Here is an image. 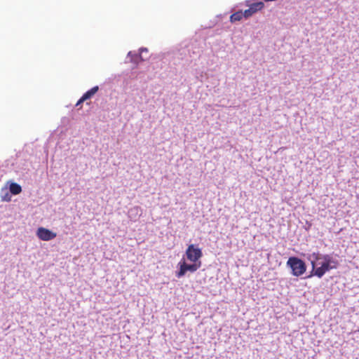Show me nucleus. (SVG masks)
<instances>
[{"label":"nucleus","mask_w":359,"mask_h":359,"mask_svg":"<svg viewBox=\"0 0 359 359\" xmlns=\"http://www.w3.org/2000/svg\"><path fill=\"white\" fill-rule=\"evenodd\" d=\"M313 260L311 262L312 271L308 278L312 276H316L322 278L327 271L337 269L339 263L330 255H321L319 252H313L311 255Z\"/></svg>","instance_id":"obj_1"},{"label":"nucleus","mask_w":359,"mask_h":359,"mask_svg":"<svg viewBox=\"0 0 359 359\" xmlns=\"http://www.w3.org/2000/svg\"><path fill=\"white\" fill-rule=\"evenodd\" d=\"M287 266L292 270V273L294 276H300L306 271V265L305 262L296 257H291L287 262Z\"/></svg>","instance_id":"obj_2"},{"label":"nucleus","mask_w":359,"mask_h":359,"mask_svg":"<svg viewBox=\"0 0 359 359\" xmlns=\"http://www.w3.org/2000/svg\"><path fill=\"white\" fill-rule=\"evenodd\" d=\"M187 262V261H186L185 257H183L178 263L180 270L176 272V276L177 278L182 277L187 271L193 273L201 266V262H192L191 264H188Z\"/></svg>","instance_id":"obj_3"},{"label":"nucleus","mask_w":359,"mask_h":359,"mask_svg":"<svg viewBox=\"0 0 359 359\" xmlns=\"http://www.w3.org/2000/svg\"><path fill=\"white\" fill-rule=\"evenodd\" d=\"M201 255V250L198 248H195L193 245H190L186 251V255L184 257L186 261L195 263L200 262L198 259L200 258Z\"/></svg>","instance_id":"obj_4"},{"label":"nucleus","mask_w":359,"mask_h":359,"mask_svg":"<svg viewBox=\"0 0 359 359\" xmlns=\"http://www.w3.org/2000/svg\"><path fill=\"white\" fill-rule=\"evenodd\" d=\"M36 236L41 241H48L54 239L57 236V233L48 229L39 227L36 231Z\"/></svg>","instance_id":"obj_5"},{"label":"nucleus","mask_w":359,"mask_h":359,"mask_svg":"<svg viewBox=\"0 0 359 359\" xmlns=\"http://www.w3.org/2000/svg\"><path fill=\"white\" fill-rule=\"evenodd\" d=\"M264 7V4L262 1L253 3L251 5H250V7L248 9H246L244 11V18H248L250 16H252L253 14L257 13L259 11H261Z\"/></svg>","instance_id":"obj_6"},{"label":"nucleus","mask_w":359,"mask_h":359,"mask_svg":"<svg viewBox=\"0 0 359 359\" xmlns=\"http://www.w3.org/2000/svg\"><path fill=\"white\" fill-rule=\"evenodd\" d=\"M98 86H95L85 93L81 97V101H86L94 95L98 90Z\"/></svg>","instance_id":"obj_7"},{"label":"nucleus","mask_w":359,"mask_h":359,"mask_svg":"<svg viewBox=\"0 0 359 359\" xmlns=\"http://www.w3.org/2000/svg\"><path fill=\"white\" fill-rule=\"evenodd\" d=\"M10 191L13 195H18L22 192V188L20 185L17 183L12 182L9 187Z\"/></svg>","instance_id":"obj_8"},{"label":"nucleus","mask_w":359,"mask_h":359,"mask_svg":"<svg viewBox=\"0 0 359 359\" xmlns=\"http://www.w3.org/2000/svg\"><path fill=\"white\" fill-rule=\"evenodd\" d=\"M243 18H244V12H243L242 11H239L233 13L230 16V21L231 22H235L241 20Z\"/></svg>","instance_id":"obj_9"},{"label":"nucleus","mask_w":359,"mask_h":359,"mask_svg":"<svg viewBox=\"0 0 359 359\" xmlns=\"http://www.w3.org/2000/svg\"><path fill=\"white\" fill-rule=\"evenodd\" d=\"M84 101H81V97L79 100V101L77 102L76 103V106L79 105L80 104H81L82 102H83Z\"/></svg>","instance_id":"obj_10"}]
</instances>
